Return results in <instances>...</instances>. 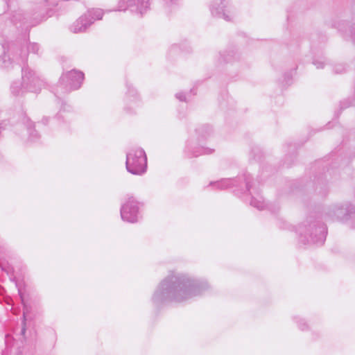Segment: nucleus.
Instances as JSON below:
<instances>
[{"instance_id": "obj_16", "label": "nucleus", "mask_w": 355, "mask_h": 355, "mask_svg": "<svg viewBox=\"0 0 355 355\" xmlns=\"http://www.w3.org/2000/svg\"><path fill=\"white\" fill-rule=\"evenodd\" d=\"M138 100V97L137 96V92L135 89H130L127 96L126 101L132 103L133 104H136Z\"/></svg>"}, {"instance_id": "obj_15", "label": "nucleus", "mask_w": 355, "mask_h": 355, "mask_svg": "<svg viewBox=\"0 0 355 355\" xmlns=\"http://www.w3.org/2000/svg\"><path fill=\"white\" fill-rule=\"evenodd\" d=\"M214 152V149L208 148H200L193 152V155L194 157H198L200 155H209Z\"/></svg>"}, {"instance_id": "obj_1", "label": "nucleus", "mask_w": 355, "mask_h": 355, "mask_svg": "<svg viewBox=\"0 0 355 355\" xmlns=\"http://www.w3.org/2000/svg\"><path fill=\"white\" fill-rule=\"evenodd\" d=\"M208 288L205 281L193 279L181 273L168 275L160 285L162 297L175 302H182L200 295Z\"/></svg>"}, {"instance_id": "obj_27", "label": "nucleus", "mask_w": 355, "mask_h": 355, "mask_svg": "<svg viewBox=\"0 0 355 355\" xmlns=\"http://www.w3.org/2000/svg\"><path fill=\"white\" fill-rule=\"evenodd\" d=\"M48 120H49V119H48L47 117H44V118H43V119H42V122L44 125H46V124H47V123H48Z\"/></svg>"}, {"instance_id": "obj_17", "label": "nucleus", "mask_w": 355, "mask_h": 355, "mask_svg": "<svg viewBox=\"0 0 355 355\" xmlns=\"http://www.w3.org/2000/svg\"><path fill=\"white\" fill-rule=\"evenodd\" d=\"M250 205L258 209H263L265 207L264 202L256 198H252L250 201Z\"/></svg>"}, {"instance_id": "obj_10", "label": "nucleus", "mask_w": 355, "mask_h": 355, "mask_svg": "<svg viewBox=\"0 0 355 355\" xmlns=\"http://www.w3.org/2000/svg\"><path fill=\"white\" fill-rule=\"evenodd\" d=\"M223 1L220 0V3L214 1L211 6V12L214 16L223 17L226 21H231L232 19L231 11L228 9H225L226 6H225Z\"/></svg>"}, {"instance_id": "obj_24", "label": "nucleus", "mask_w": 355, "mask_h": 355, "mask_svg": "<svg viewBox=\"0 0 355 355\" xmlns=\"http://www.w3.org/2000/svg\"><path fill=\"white\" fill-rule=\"evenodd\" d=\"M15 286L18 289V293H19V295L20 296V298L21 300V301L23 302L24 301V298H23V295H22V293H21V288L19 287L18 284L17 283H15Z\"/></svg>"}, {"instance_id": "obj_23", "label": "nucleus", "mask_w": 355, "mask_h": 355, "mask_svg": "<svg viewBox=\"0 0 355 355\" xmlns=\"http://www.w3.org/2000/svg\"><path fill=\"white\" fill-rule=\"evenodd\" d=\"M176 98L180 101H186V97L183 93H178L176 94Z\"/></svg>"}, {"instance_id": "obj_14", "label": "nucleus", "mask_w": 355, "mask_h": 355, "mask_svg": "<svg viewBox=\"0 0 355 355\" xmlns=\"http://www.w3.org/2000/svg\"><path fill=\"white\" fill-rule=\"evenodd\" d=\"M234 180L231 179H224L220 181L211 182L210 185L215 187L218 189H225L234 184Z\"/></svg>"}, {"instance_id": "obj_18", "label": "nucleus", "mask_w": 355, "mask_h": 355, "mask_svg": "<svg viewBox=\"0 0 355 355\" xmlns=\"http://www.w3.org/2000/svg\"><path fill=\"white\" fill-rule=\"evenodd\" d=\"M23 14L21 11H17L15 15H12V18L10 20V24H17L18 21H21Z\"/></svg>"}, {"instance_id": "obj_25", "label": "nucleus", "mask_w": 355, "mask_h": 355, "mask_svg": "<svg viewBox=\"0 0 355 355\" xmlns=\"http://www.w3.org/2000/svg\"><path fill=\"white\" fill-rule=\"evenodd\" d=\"M345 71V69L342 67H340L338 69H336V73H342Z\"/></svg>"}, {"instance_id": "obj_20", "label": "nucleus", "mask_w": 355, "mask_h": 355, "mask_svg": "<svg viewBox=\"0 0 355 355\" xmlns=\"http://www.w3.org/2000/svg\"><path fill=\"white\" fill-rule=\"evenodd\" d=\"M198 131L200 134L202 135V136H205L204 133H205V135H209V133L211 132V129L209 125H203L198 129Z\"/></svg>"}, {"instance_id": "obj_13", "label": "nucleus", "mask_w": 355, "mask_h": 355, "mask_svg": "<svg viewBox=\"0 0 355 355\" xmlns=\"http://www.w3.org/2000/svg\"><path fill=\"white\" fill-rule=\"evenodd\" d=\"M24 123L26 125L27 132L29 135V139L32 142L36 141L39 139L37 132L33 129V123L29 119H26Z\"/></svg>"}, {"instance_id": "obj_28", "label": "nucleus", "mask_w": 355, "mask_h": 355, "mask_svg": "<svg viewBox=\"0 0 355 355\" xmlns=\"http://www.w3.org/2000/svg\"><path fill=\"white\" fill-rule=\"evenodd\" d=\"M250 188V182L248 181H247L246 182V189H247L248 191H249Z\"/></svg>"}, {"instance_id": "obj_22", "label": "nucleus", "mask_w": 355, "mask_h": 355, "mask_svg": "<svg viewBox=\"0 0 355 355\" xmlns=\"http://www.w3.org/2000/svg\"><path fill=\"white\" fill-rule=\"evenodd\" d=\"M3 270L6 272V273L8 275H10V279L12 281V282H15V277H13L12 274V272H11V270L9 269V268H3Z\"/></svg>"}, {"instance_id": "obj_7", "label": "nucleus", "mask_w": 355, "mask_h": 355, "mask_svg": "<svg viewBox=\"0 0 355 355\" xmlns=\"http://www.w3.org/2000/svg\"><path fill=\"white\" fill-rule=\"evenodd\" d=\"M143 202L131 196L121 205V217L123 221L135 223L141 218Z\"/></svg>"}, {"instance_id": "obj_12", "label": "nucleus", "mask_w": 355, "mask_h": 355, "mask_svg": "<svg viewBox=\"0 0 355 355\" xmlns=\"http://www.w3.org/2000/svg\"><path fill=\"white\" fill-rule=\"evenodd\" d=\"M48 10L49 7L46 1H45L42 5L37 6L33 13V19L35 21L31 22V26H34L46 19Z\"/></svg>"}, {"instance_id": "obj_8", "label": "nucleus", "mask_w": 355, "mask_h": 355, "mask_svg": "<svg viewBox=\"0 0 355 355\" xmlns=\"http://www.w3.org/2000/svg\"><path fill=\"white\" fill-rule=\"evenodd\" d=\"M103 12L99 8L89 10L86 13L76 20L69 27L73 33L85 32L96 20L102 19Z\"/></svg>"}, {"instance_id": "obj_6", "label": "nucleus", "mask_w": 355, "mask_h": 355, "mask_svg": "<svg viewBox=\"0 0 355 355\" xmlns=\"http://www.w3.org/2000/svg\"><path fill=\"white\" fill-rule=\"evenodd\" d=\"M84 79V74L81 71L72 70L63 74L58 85L54 89L55 95L60 98V96L65 94L71 90L78 89Z\"/></svg>"}, {"instance_id": "obj_19", "label": "nucleus", "mask_w": 355, "mask_h": 355, "mask_svg": "<svg viewBox=\"0 0 355 355\" xmlns=\"http://www.w3.org/2000/svg\"><path fill=\"white\" fill-rule=\"evenodd\" d=\"M71 110V107L69 106V105H67L65 104H64L62 105V107H61L59 113L58 114V116H57V118L59 119H64V116H63V113L64 112H69Z\"/></svg>"}, {"instance_id": "obj_2", "label": "nucleus", "mask_w": 355, "mask_h": 355, "mask_svg": "<svg viewBox=\"0 0 355 355\" xmlns=\"http://www.w3.org/2000/svg\"><path fill=\"white\" fill-rule=\"evenodd\" d=\"M3 55L0 58V67L5 69L25 67L28 52L37 53L40 49L37 43H29L25 47L17 43H9L7 46H3Z\"/></svg>"}, {"instance_id": "obj_5", "label": "nucleus", "mask_w": 355, "mask_h": 355, "mask_svg": "<svg viewBox=\"0 0 355 355\" xmlns=\"http://www.w3.org/2000/svg\"><path fill=\"white\" fill-rule=\"evenodd\" d=\"M125 167L128 172L132 175H144L147 169V157L144 150L138 147L131 148L126 154Z\"/></svg>"}, {"instance_id": "obj_9", "label": "nucleus", "mask_w": 355, "mask_h": 355, "mask_svg": "<svg viewBox=\"0 0 355 355\" xmlns=\"http://www.w3.org/2000/svg\"><path fill=\"white\" fill-rule=\"evenodd\" d=\"M150 8L149 0H121L119 2L118 10H129L131 12L143 15Z\"/></svg>"}, {"instance_id": "obj_26", "label": "nucleus", "mask_w": 355, "mask_h": 355, "mask_svg": "<svg viewBox=\"0 0 355 355\" xmlns=\"http://www.w3.org/2000/svg\"><path fill=\"white\" fill-rule=\"evenodd\" d=\"M317 68H322L323 67V63L322 62H317V63H314Z\"/></svg>"}, {"instance_id": "obj_21", "label": "nucleus", "mask_w": 355, "mask_h": 355, "mask_svg": "<svg viewBox=\"0 0 355 355\" xmlns=\"http://www.w3.org/2000/svg\"><path fill=\"white\" fill-rule=\"evenodd\" d=\"M22 324H23V327H22L21 331V334L22 335H24L25 333H26V316H25V312L24 311L23 313V322H22Z\"/></svg>"}, {"instance_id": "obj_4", "label": "nucleus", "mask_w": 355, "mask_h": 355, "mask_svg": "<svg viewBox=\"0 0 355 355\" xmlns=\"http://www.w3.org/2000/svg\"><path fill=\"white\" fill-rule=\"evenodd\" d=\"M299 234L304 239L303 242L322 244L326 239L327 227L316 221L313 218H308L302 224L300 225L297 230Z\"/></svg>"}, {"instance_id": "obj_3", "label": "nucleus", "mask_w": 355, "mask_h": 355, "mask_svg": "<svg viewBox=\"0 0 355 355\" xmlns=\"http://www.w3.org/2000/svg\"><path fill=\"white\" fill-rule=\"evenodd\" d=\"M22 72L21 82L13 81L10 87L11 94L15 96H21L26 92L37 93L44 86V82L36 76L35 72L28 67H21Z\"/></svg>"}, {"instance_id": "obj_11", "label": "nucleus", "mask_w": 355, "mask_h": 355, "mask_svg": "<svg viewBox=\"0 0 355 355\" xmlns=\"http://www.w3.org/2000/svg\"><path fill=\"white\" fill-rule=\"evenodd\" d=\"M354 207L351 205H346L345 207L336 205L330 209L329 214L331 217L336 218L339 220H343L347 216L352 213Z\"/></svg>"}]
</instances>
